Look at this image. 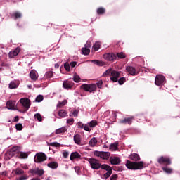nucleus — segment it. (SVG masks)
Returning <instances> with one entry per match:
<instances>
[{
  "label": "nucleus",
  "instance_id": "1",
  "mask_svg": "<svg viewBox=\"0 0 180 180\" xmlns=\"http://www.w3.org/2000/svg\"><path fill=\"white\" fill-rule=\"evenodd\" d=\"M126 167L129 169L136 170V169H141L143 167V162H133L131 161L127 160L126 163Z\"/></svg>",
  "mask_w": 180,
  "mask_h": 180
},
{
  "label": "nucleus",
  "instance_id": "2",
  "mask_svg": "<svg viewBox=\"0 0 180 180\" xmlns=\"http://www.w3.org/2000/svg\"><path fill=\"white\" fill-rule=\"evenodd\" d=\"M81 89H82L86 92L94 93L96 91V86L95 84H84L81 86Z\"/></svg>",
  "mask_w": 180,
  "mask_h": 180
},
{
  "label": "nucleus",
  "instance_id": "3",
  "mask_svg": "<svg viewBox=\"0 0 180 180\" xmlns=\"http://www.w3.org/2000/svg\"><path fill=\"white\" fill-rule=\"evenodd\" d=\"M89 162L91 165V167L94 169H98L99 168H101V165L99 163L98 160L94 158H90L89 160Z\"/></svg>",
  "mask_w": 180,
  "mask_h": 180
},
{
  "label": "nucleus",
  "instance_id": "4",
  "mask_svg": "<svg viewBox=\"0 0 180 180\" xmlns=\"http://www.w3.org/2000/svg\"><path fill=\"white\" fill-rule=\"evenodd\" d=\"M94 155L103 160H108L110 157V153L103 151H94Z\"/></svg>",
  "mask_w": 180,
  "mask_h": 180
},
{
  "label": "nucleus",
  "instance_id": "5",
  "mask_svg": "<svg viewBox=\"0 0 180 180\" xmlns=\"http://www.w3.org/2000/svg\"><path fill=\"white\" fill-rule=\"evenodd\" d=\"M101 169L107 171V172L103 175V178L104 179L108 178L112 172V168L105 164L102 165Z\"/></svg>",
  "mask_w": 180,
  "mask_h": 180
},
{
  "label": "nucleus",
  "instance_id": "6",
  "mask_svg": "<svg viewBox=\"0 0 180 180\" xmlns=\"http://www.w3.org/2000/svg\"><path fill=\"white\" fill-rule=\"evenodd\" d=\"M20 103L22 104L23 108L26 110L25 111L29 110V108L30 107V101L27 98H22L20 101Z\"/></svg>",
  "mask_w": 180,
  "mask_h": 180
},
{
  "label": "nucleus",
  "instance_id": "7",
  "mask_svg": "<svg viewBox=\"0 0 180 180\" xmlns=\"http://www.w3.org/2000/svg\"><path fill=\"white\" fill-rule=\"evenodd\" d=\"M155 83L157 86H162L165 84V77L162 75H157Z\"/></svg>",
  "mask_w": 180,
  "mask_h": 180
},
{
  "label": "nucleus",
  "instance_id": "8",
  "mask_svg": "<svg viewBox=\"0 0 180 180\" xmlns=\"http://www.w3.org/2000/svg\"><path fill=\"white\" fill-rule=\"evenodd\" d=\"M46 160V156L43 153H37L34 157V162H41Z\"/></svg>",
  "mask_w": 180,
  "mask_h": 180
},
{
  "label": "nucleus",
  "instance_id": "9",
  "mask_svg": "<svg viewBox=\"0 0 180 180\" xmlns=\"http://www.w3.org/2000/svg\"><path fill=\"white\" fill-rule=\"evenodd\" d=\"M103 58L108 61H113L116 60L117 56L113 53H105L103 55Z\"/></svg>",
  "mask_w": 180,
  "mask_h": 180
},
{
  "label": "nucleus",
  "instance_id": "10",
  "mask_svg": "<svg viewBox=\"0 0 180 180\" xmlns=\"http://www.w3.org/2000/svg\"><path fill=\"white\" fill-rule=\"evenodd\" d=\"M6 107L8 110H16V101H9L7 102Z\"/></svg>",
  "mask_w": 180,
  "mask_h": 180
},
{
  "label": "nucleus",
  "instance_id": "11",
  "mask_svg": "<svg viewBox=\"0 0 180 180\" xmlns=\"http://www.w3.org/2000/svg\"><path fill=\"white\" fill-rule=\"evenodd\" d=\"M158 162L160 164H165L167 165H171L172 163L170 159L167 157H161L158 159Z\"/></svg>",
  "mask_w": 180,
  "mask_h": 180
},
{
  "label": "nucleus",
  "instance_id": "12",
  "mask_svg": "<svg viewBox=\"0 0 180 180\" xmlns=\"http://www.w3.org/2000/svg\"><path fill=\"white\" fill-rule=\"evenodd\" d=\"M119 77H120V73L117 71H112L111 72V77H110V79L114 82H116L118 81V79H119Z\"/></svg>",
  "mask_w": 180,
  "mask_h": 180
},
{
  "label": "nucleus",
  "instance_id": "13",
  "mask_svg": "<svg viewBox=\"0 0 180 180\" xmlns=\"http://www.w3.org/2000/svg\"><path fill=\"white\" fill-rule=\"evenodd\" d=\"M110 162L112 165H119L121 160L119 157L112 156L110 158Z\"/></svg>",
  "mask_w": 180,
  "mask_h": 180
},
{
  "label": "nucleus",
  "instance_id": "14",
  "mask_svg": "<svg viewBox=\"0 0 180 180\" xmlns=\"http://www.w3.org/2000/svg\"><path fill=\"white\" fill-rule=\"evenodd\" d=\"M30 172L32 174H38L39 176H41L44 174V170L42 169H30Z\"/></svg>",
  "mask_w": 180,
  "mask_h": 180
},
{
  "label": "nucleus",
  "instance_id": "15",
  "mask_svg": "<svg viewBox=\"0 0 180 180\" xmlns=\"http://www.w3.org/2000/svg\"><path fill=\"white\" fill-rule=\"evenodd\" d=\"M19 52H20V49L17 48L14 51H11L8 53V56L10 58H13L16 57L19 54Z\"/></svg>",
  "mask_w": 180,
  "mask_h": 180
},
{
  "label": "nucleus",
  "instance_id": "16",
  "mask_svg": "<svg viewBox=\"0 0 180 180\" xmlns=\"http://www.w3.org/2000/svg\"><path fill=\"white\" fill-rule=\"evenodd\" d=\"M38 77H39L38 74L34 70H31L30 73V77L31 78L32 80L33 81L37 80Z\"/></svg>",
  "mask_w": 180,
  "mask_h": 180
},
{
  "label": "nucleus",
  "instance_id": "17",
  "mask_svg": "<svg viewBox=\"0 0 180 180\" xmlns=\"http://www.w3.org/2000/svg\"><path fill=\"white\" fill-rule=\"evenodd\" d=\"M90 47H91L90 44H86L85 45V47H84V48H82V53H83L84 55H85V56L89 55V53H90V49H89Z\"/></svg>",
  "mask_w": 180,
  "mask_h": 180
},
{
  "label": "nucleus",
  "instance_id": "18",
  "mask_svg": "<svg viewBox=\"0 0 180 180\" xmlns=\"http://www.w3.org/2000/svg\"><path fill=\"white\" fill-rule=\"evenodd\" d=\"M126 70L132 76L137 75L136 69L131 66L127 67Z\"/></svg>",
  "mask_w": 180,
  "mask_h": 180
},
{
  "label": "nucleus",
  "instance_id": "19",
  "mask_svg": "<svg viewBox=\"0 0 180 180\" xmlns=\"http://www.w3.org/2000/svg\"><path fill=\"white\" fill-rule=\"evenodd\" d=\"M132 120L133 117L125 118L124 120L120 121V123L124 124H131L132 123Z\"/></svg>",
  "mask_w": 180,
  "mask_h": 180
},
{
  "label": "nucleus",
  "instance_id": "20",
  "mask_svg": "<svg viewBox=\"0 0 180 180\" xmlns=\"http://www.w3.org/2000/svg\"><path fill=\"white\" fill-rule=\"evenodd\" d=\"M11 18L14 20L19 19L22 18V14L19 11H15L11 14Z\"/></svg>",
  "mask_w": 180,
  "mask_h": 180
},
{
  "label": "nucleus",
  "instance_id": "21",
  "mask_svg": "<svg viewBox=\"0 0 180 180\" xmlns=\"http://www.w3.org/2000/svg\"><path fill=\"white\" fill-rule=\"evenodd\" d=\"M64 89H70L73 86V83L70 82H64L63 84Z\"/></svg>",
  "mask_w": 180,
  "mask_h": 180
},
{
  "label": "nucleus",
  "instance_id": "22",
  "mask_svg": "<svg viewBox=\"0 0 180 180\" xmlns=\"http://www.w3.org/2000/svg\"><path fill=\"white\" fill-rule=\"evenodd\" d=\"M18 86H19V82H18L13 81L9 84V88L11 89H16Z\"/></svg>",
  "mask_w": 180,
  "mask_h": 180
},
{
  "label": "nucleus",
  "instance_id": "23",
  "mask_svg": "<svg viewBox=\"0 0 180 180\" xmlns=\"http://www.w3.org/2000/svg\"><path fill=\"white\" fill-rule=\"evenodd\" d=\"M53 76V72L52 71H48L45 73L44 77V79H48L51 78Z\"/></svg>",
  "mask_w": 180,
  "mask_h": 180
},
{
  "label": "nucleus",
  "instance_id": "24",
  "mask_svg": "<svg viewBox=\"0 0 180 180\" xmlns=\"http://www.w3.org/2000/svg\"><path fill=\"white\" fill-rule=\"evenodd\" d=\"M129 158L134 161H138L140 160L139 155L136 153H133V154L130 155Z\"/></svg>",
  "mask_w": 180,
  "mask_h": 180
},
{
  "label": "nucleus",
  "instance_id": "25",
  "mask_svg": "<svg viewBox=\"0 0 180 180\" xmlns=\"http://www.w3.org/2000/svg\"><path fill=\"white\" fill-rule=\"evenodd\" d=\"M13 172H14L15 175H22L25 174V171L20 168H16L15 169L13 170Z\"/></svg>",
  "mask_w": 180,
  "mask_h": 180
},
{
  "label": "nucleus",
  "instance_id": "26",
  "mask_svg": "<svg viewBox=\"0 0 180 180\" xmlns=\"http://www.w3.org/2000/svg\"><path fill=\"white\" fill-rule=\"evenodd\" d=\"M97 143H98L97 139H96L95 137H94V138H92V139H91V141H89V145L91 147H94V146H96Z\"/></svg>",
  "mask_w": 180,
  "mask_h": 180
},
{
  "label": "nucleus",
  "instance_id": "27",
  "mask_svg": "<svg viewBox=\"0 0 180 180\" xmlns=\"http://www.w3.org/2000/svg\"><path fill=\"white\" fill-rule=\"evenodd\" d=\"M118 142H115L114 143H112L110 147V150L111 151H115L118 149Z\"/></svg>",
  "mask_w": 180,
  "mask_h": 180
},
{
  "label": "nucleus",
  "instance_id": "28",
  "mask_svg": "<svg viewBox=\"0 0 180 180\" xmlns=\"http://www.w3.org/2000/svg\"><path fill=\"white\" fill-rule=\"evenodd\" d=\"M81 156L77 152H74L70 155V159L73 160L74 159L79 158Z\"/></svg>",
  "mask_w": 180,
  "mask_h": 180
},
{
  "label": "nucleus",
  "instance_id": "29",
  "mask_svg": "<svg viewBox=\"0 0 180 180\" xmlns=\"http://www.w3.org/2000/svg\"><path fill=\"white\" fill-rule=\"evenodd\" d=\"M74 141L77 145H79L81 143V137L79 134H76L74 136Z\"/></svg>",
  "mask_w": 180,
  "mask_h": 180
},
{
  "label": "nucleus",
  "instance_id": "30",
  "mask_svg": "<svg viewBox=\"0 0 180 180\" xmlns=\"http://www.w3.org/2000/svg\"><path fill=\"white\" fill-rule=\"evenodd\" d=\"M67 131V129L65 127H63L61 128H59L58 129L56 130V134H62V133H65Z\"/></svg>",
  "mask_w": 180,
  "mask_h": 180
},
{
  "label": "nucleus",
  "instance_id": "31",
  "mask_svg": "<svg viewBox=\"0 0 180 180\" xmlns=\"http://www.w3.org/2000/svg\"><path fill=\"white\" fill-rule=\"evenodd\" d=\"M68 112L65 110H60L58 112V116L61 118H65L67 115Z\"/></svg>",
  "mask_w": 180,
  "mask_h": 180
},
{
  "label": "nucleus",
  "instance_id": "32",
  "mask_svg": "<svg viewBox=\"0 0 180 180\" xmlns=\"http://www.w3.org/2000/svg\"><path fill=\"white\" fill-rule=\"evenodd\" d=\"M47 166L51 169H56L58 166L56 162H52L47 165Z\"/></svg>",
  "mask_w": 180,
  "mask_h": 180
},
{
  "label": "nucleus",
  "instance_id": "33",
  "mask_svg": "<svg viewBox=\"0 0 180 180\" xmlns=\"http://www.w3.org/2000/svg\"><path fill=\"white\" fill-rule=\"evenodd\" d=\"M11 154L12 155H15V153H19V148L18 146H15V147H13L11 151H10Z\"/></svg>",
  "mask_w": 180,
  "mask_h": 180
},
{
  "label": "nucleus",
  "instance_id": "34",
  "mask_svg": "<svg viewBox=\"0 0 180 180\" xmlns=\"http://www.w3.org/2000/svg\"><path fill=\"white\" fill-rule=\"evenodd\" d=\"M101 47V43L99 41L96 42L93 46V50L94 51H98Z\"/></svg>",
  "mask_w": 180,
  "mask_h": 180
},
{
  "label": "nucleus",
  "instance_id": "35",
  "mask_svg": "<svg viewBox=\"0 0 180 180\" xmlns=\"http://www.w3.org/2000/svg\"><path fill=\"white\" fill-rule=\"evenodd\" d=\"M91 62L95 64V65H97L98 66H103L105 65V63L102 61H99V60H91Z\"/></svg>",
  "mask_w": 180,
  "mask_h": 180
},
{
  "label": "nucleus",
  "instance_id": "36",
  "mask_svg": "<svg viewBox=\"0 0 180 180\" xmlns=\"http://www.w3.org/2000/svg\"><path fill=\"white\" fill-rule=\"evenodd\" d=\"M29 155L26 153H20L18 158L20 159H26Z\"/></svg>",
  "mask_w": 180,
  "mask_h": 180
},
{
  "label": "nucleus",
  "instance_id": "37",
  "mask_svg": "<svg viewBox=\"0 0 180 180\" xmlns=\"http://www.w3.org/2000/svg\"><path fill=\"white\" fill-rule=\"evenodd\" d=\"M98 124V122L96 120H92L89 123L90 128H94Z\"/></svg>",
  "mask_w": 180,
  "mask_h": 180
},
{
  "label": "nucleus",
  "instance_id": "38",
  "mask_svg": "<svg viewBox=\"0 0 180 180\" xmlns=\"http://www.w3.org/2000/svg\"><path fill=\"white\" fill-rule=\"evenodd\" d=\"M105 12V8H103V7H100V8H98L97 13L98 15H102Z\"/></svg>",
  "mask_w": 180,
  "mask_h": 180
},
{
  "label": "nucleus",
  "instance_id": "39",
  "mask_svg": "<svg viewBox=\"0 0 180 180\" xmlns=\"http://www.w3.org/2000/svg\"><path fill=\"white\" fill-rule=\"evenodd\" d=\"M34 118H35V120H37L39 122L42 121V117H41V115L39 113H37L36 115H34Z\"/></svg>",
  "mask_w": 180,
  "mask_h": 180
},
{
  "label": "nucleus",
  "instance_id": "40",
  "mask_svg": "<svg viewBox=\"0 0 180 180\" xmlns=\"http://www.w3.org/2000/svg\"><path fill=\"white\" fill-rule=\"evenodd\" d=\"M80 77L77 75V74H75L74 75V76H73V80L75 82H77V83H78V82H80Z\"/></svg>",
  "mask_w": 180,
  "mask_h": 180
},
{
  "label": "nucleus",
  "instance_id": "41",
  "mask_svg": "<svg viewBox=\"0 0 180 180\" xmlns=\"http://www.w3.org/2000/svg\"><path fill=\"white\" fill-rule=\"evenodd\" d=\"M43 99H44L43 96L39 95V96L36 98L35 102L40 103V102H41V101H43Z\"/></svg>",
  "mask_w": 180,
  "mask_h": 180
},
{
  "label": "nucleus",
  "instance_id": "42",
  "mask_svg": "<svg viewBox=\"0 0 180 180\" xmlns=\"http://www.w3.org/2000/svg\"><path fill=\"white\" fill-rule=\"evenodd\" d=\"M15 128L18 131H22V129H23V125H22L20 123H18L15 125Z\"/></svg>",
  "mask_w": 180,
  "mask_h": 180
},
{
  "label": "nucleus",
  "instance_id": "43",
  "mask_svg": "<svg viewBox=\"0 0 180 180\" xmlns=\"http://www.w3.org/2000/svg\"><path fill=\"white\" fill-rule=\"evenodd\" d=\"M162 169L164 172H165L167 174H171L172 172V169L167 167H162Z\"/></svg>",
  "mask_w": 180,
  "mask_h": 180
},
{
  "label": "nucleus",
  "instance_id": "44",
  "mask_svg": "<svg viewBox=\"0 0 180 180\" xmlns=\"http://www.w3.org/2000/svg\"><path fill=\"white\" fill-rule=\"evenodd\" d=\"M112 69H108V70H106L103 74V77H106L108 75H109L111 72H112Z\"/></svg>",
  "mask_w": 180,
  "mask_h": 180
},
{
  "label": "nucleus",
  "instance_id": "45",
  "mask_svg": "<svg viewBox=\"0 0 180 180\" xmlns=\"http://www.w3.org/2000/svg\"><path fill=\"white\" fill-rule=\"evenodd\" d=\"M117 56L121 59L124 58L126 57L125 54L122 52L117 53Z\"/></svg>",
  "mask_w": 180,
  "mask_h": 180
},
{
  "label": "nucleus",
  "instance_id": "46",
  "mask_svg": "<svg viewBox=\"0 0 180 180\" xmlns=\"http://www.w3.org/2000/svg\"><path fill=\"white\" fill-rule=\"evenodd\" d=\"M126 81V79L124 77H122L118 80V82L120 85H122Z\"/></svg>",
  "mask_w": 180,
  "mask_h": 180
},
{
  "label": "nucleus",
  "instance_id": "47",
  "mask_svg": "<svg viewBox=\"0 0 180 180\" xmlns=\"http://www.w3.org/2000/svg\"><path fill=\"white\" fill-rule=\"evenodd\" d=\"M74 122H75L74 119L71 118V119H68L66 122L69 125H72Z\"/></svg>",
  "mask_w": 180,
  "mask_h": 180
},
{
  "label": "nucleus",
  "instance_id": "48",
  "mask_svg": "<svg viewBox=\"0 0 180 180\" xmlns=\"http://www.w3.org/2000/svg\"><path fill=\"white\" fill-rule=\"evenodd\" d=\"M102 85H103V81L102 80H100L98 82L96 83V86H97V87L98 89H101L102 87Z\"/></svg>",
  "mask_w": 180,
  "mask_h": 180
},
{
  "label": "nucleus",
  "instance_id": "49",
  "mask_svg": "<svg viewBox=\"0 0 180 180\" xmlns=\"http://www.w3.org/2000/svg\"><path fill=\"white\" fill-rule=\"evenodd\" d=\"M49 145L53 147H58L60 146V144L57 142L51 143H49Z\"/></svg>",
  "mask_w": 180,
  "mask_h": 180
},
{
  "label": "nucleus",
  "instance_id": "50",
  "mask_svg": "<svg viewBox=\"0 0 180 180\" xmlns=\"http://www.w3.org/2000/svg\"><path fill=\"white\" fill-rule=\"evenodd\" d=\"M89 124H86L85 125H84V129L86 131H90L91 129H89Z\"/></svg>",
  "mask_w": 180,
  "mask_h": 180
},
{
  "label": "nucleus",
  "instance_id": "51",
  "mask_svg": "<svg viewBox=\"0 0 180 180\" xmlns=\"http://www.w3.org/2000/svg\"><path fill=\"white\" fill-rule=\"evenodd\" d=\"M28 178V176L25 175L19 177L18 179H17V180H27Z\"/></svg>",
  "mask_w": 180,
  "mask_h": 180
},
{
  "label": "nucleus",
  "instance_id": "52",
  "mask_svg": "<svg viewBox=\"0 0 180 180\" xmlns=\"http://www.w3.org/2000/svg\"><path fill=\"white\" fill-rule=\"evenodd\" d=\"M64 68L68 72L70 70V66L68 63H65Z\"/></svg>",
  "mask_w": 180,
  "mask_h": 180
},
{
  "label": "nucleus",
  "instance_id": "53",
  "mask_svg": "<svg viewBox=\"0 0 180 180\" xmlns=\"http://www.w3.org/2000/svg\"><path fill=\"white\" fill-rule=\"evenodd\" d=\"M68 103V101L66 100H64L63 102L59 103V105H58V106H63L65 105L66 103Z\"/></svg>",
  "mask_w": 180,
  "mask_h": 180
},
{
  "label": "nucleus",
  "instance_id": "54",
  "mask_svg": "<svg viewBox=\"0 0 180 180\" xmlns=\"http://www.w3.org/2000/svg\"><path fill=\"white\" fill-rule=\"evenodd\" d=\"M68 155H69V153H68V152H67V151H64V152L63 153V157H64L65 158H67L68 157Z\"/></svg>",
  "mask_w": 180,
  "mask_h": 180
},
{
  "label": "nucleus",
  "instance_id": "55",
  "mask_svg": "<svg viewBox=\"0 0 180 180\" xmlns=\"http://www.w3.org/2000/svg\"><path fill=\"white\" fill-rule=\"evenodd\" d=\"M78 127L80 128V129H82V128L84 127V125L81 122H78Z\"/></svg>",
  "mask_w": 180,
  "mask_h": 180
},
{
  "label": "nucleus",
  "instance_id": "56",
  "mask_svg": "<svg viewBox=\"0 0 180 180\" xmlns=\"http://www.w3.org/2000/svg\"><path fill=\"white\" fill-rule=\"evenodd\" d=\"M75 171L78 175L79 174V167H75Z\"/></svg>",
  "mask_w": 180,
  "mask_h": 180
},
{
  "label": "nucleus",
  "instance_id": "57",
  "mask_svg": "<svg viewBox=\"0 0 180 180\" xmlns=\"http://www.w3.org/2000/svg\"><path fill=\"white\" fill-rule=\"evenodd\" d=\"M72 115H73L74 117H77V116H78V111L75 110V111L72 112Z\"/></svg>",
  "mask_w": 180,
  "mask_h": 180
},
{
  "label": "nucleus",
  "instance_id": "58",
  "mask_svg": "<svg viewBox=\"0 0 180 180\" xmlns=\"http://www.w3.org/2000/svg\"><path fill=\"white\" fill-rule=\"evenodd\" d=\"M76 65H77V63H76V62H72L70 65L72 68H74V67H75Z\"/></svg>",
  "mask_w": 180,
  "mask_h": 180
},
{
  "label": "nucleus",
  "instance_id": "59",
  "mask_svg": "<svg viewBox=\"0 0 180 180\" xmlns=\"http://www.w3.org/2000/svg\"><path fill=\"white\" fill-rule=\"evenodd\" d=\"M117 175H112L111 177H110V180H115L117 179Z\"/></svg>",
  "mask_w": 180,
  "mask_h": 180
},
{
  "label": "nucleus",
  "instance_id": "60",
  "mask_svg": "<svg viewBox=\"0 0 180 180\" xmlns=\"http://www.w3.org/2000/svg\"><path fill=\"white\" fill-rule=\"evenodd\" d=\"M22 168L24 169H29V167H27V165H25L22 166Z\"/></svg>",
  "mask_w": 180,
  "mask_h": 180
},
{
  "label": "nucleus",
  "instance_id": "61",
  "mask_svg": "<svg viewBox=\"0 0 180 180\" xmlns=\"http://www.w3.org/2000/svg\"><path fill=\"white\" fill-rule=\"evenodd\" d=\"M19 121V117H15V118H14V122H18Z\"/></svg>",
  "mask_w": 180,
  "mask_h": 180
},
{
  "label": "nucleus",
  "instance_id": "62",
  "mask_svg": "<svg viewBox=\"0 0 180 180\" xmlns=\"http://www.w3.org/2000/svg\"><path fill=\"white\" fill-rule=\"evenodd\" d=\"M27 87H28L30 89H31L32 87V85H28Z\"/></svg>",
  "mask_w": 180,
  "mask_h": 180
},
{
  "label": "nucleus",
  "instance_id": "63",
  "mask_svg": "<svg viewBox=\"0 0 180 180\" xmlns=\"http://www.w3.org/2000/svg\"><path fill=\"white\" fill-rule=\"evenodd\" d=\"M32 180H40L39 178H35V179H33Z\"/></svg>",
  "mask_w": 180,
  "mask_h": 180
},
{
  "label": "nucleus",
  "instance_id": "64",
  "mask_svg": "<svg viewBox=\"0 0 180 180\" xmlns=\"http://www.w3.org/2000/svg\"><path fill=\"white\" fill-rule=\"evenodd\" d=\"M46 180H51V177H48Z\"/></svg>",
  "mask_w": 180,
  "mask_h": 180
}]
</instances>
